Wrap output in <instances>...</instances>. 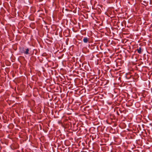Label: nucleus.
<instances>
[{"mask_svg": "<svg viewBox=\"0 0 152 152\" xmlns=\"http://www.w3.org/2000/svg\"><path fill=\"white\" fill-rule=\"evenodd\" d=\"M88 40V39L87 37H84L83 39V41L85 43H87Z\"/></svg>", "mask_w": 152, "mask_h": 152, "instance_id": "f257e3e1", "label": "nucleus"}, {"mask_svg": "<svg viewBox=\"0 0 152 152\" xmlns=\"http://www.w3.org/2000/svg\"><path fill=\"white\" fill-rule=\"evenodd\" d=\"M26 51H23V53H24L25 54H26V55H28L29 54V53H28V52L29 51V49L28 48H27L26 49Z\"/></svg>", "mask_w": 152, "mask_h": 152, "instance_id": "f03ea898", "label": "nucleus"}, {"mask_svg": "<svg viewBox=\"0 0 152 152\" xmlns=\"http://www.w3.org/2000/svg\"><path fill=\"white\" fill-rule=\"evenodd\" d=\"M137 50L139 53L140 54L141 53V47H140L139 48L137 49Z\"/></svg>", "mask_w": 152, "mask_h": 152, "instance_id": "7ed1b4c3", "label": "nucleus"}]
</instances>
